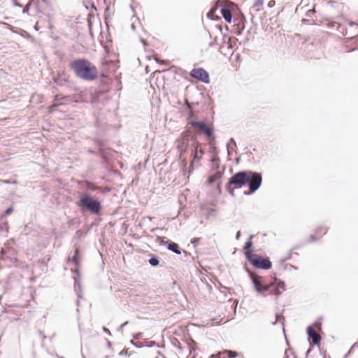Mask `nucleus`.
Wrapping results in <instances>:
<instances>
[{
    "label": "nucleus",
    "mask_w": 358,
    "mask_h": 358,
    "mask_svg": "<svg viewBox=\"0 0 358 358\" xmlns=\"http://www.w3.org/2000/svg\"><path fill=\"white\" fill-rule=\"evenodd\" d=\"M199 143H194V144L192 145V146L193 147V149H192L191 156L193 157V159L191 162L189 172H191L192 170L194 169L193 165H194V162L196 161L199 160L203 157V155L204 154V150L202 148L199 149Z\"/></svg>",
    "instance_id": "10"
},
{
    "label": "nucleus",
    "mask_w": 358,
    "mask_h": 358,
    "mask_svg": "<svg viewBox=\"0 0 358 358\" xmlns=\"http://www.w3.org/2000/svg\"><path fill=\"white\" fill-rule=\"evenodd\" d=\"M148 262L152 266H157L159 264V257L152 256L151 258L148 260Z\"/></svg>",
    "instance_id": "16"
},
{
    "label": "nucleus",
    "mask_w": 358,
    "mask_h": 358,
    "mask_svg": "<svg viewBox=\"0 0 358 358\" xmlns=\"http://www.w3.org/2000/svg\"><path fill=\"white\" fill-rule=\"evenodd\" d=\"M282 317V315L280 314H278V313H276L275 315V322H273V324H275L277 321Z\"/></svg>",
    "instance_id": "27"
},
{
    "label": "nucleus",
    "mask_w": 358,
    "mask_h": 358,
    "mask_svg": "<svg viewBox=\"0 0 358 358\" xmlns=\"http://www.w3.org/2000/svg\"><path fill=\"white\" fill-rule=\"evenodd\" d=\"M10 182L8 180H1V184H9Z\"/></svg>",
    "instance_id": "35"
},
{
    "label": "nucleus",
    "mask_w": 358,
    "mask_h": 358,
    "mask_svg": "<svg viewBox=\"0 0 358 358\" xmlns=\"http://www.w3.org/2000/svg\"><path fill=\"white\" fill-rule=\"evenodd\" d=\"M247 259L256 268L268 270L271 268L272 263L268 258H264L257 254H252L250 251L244 252Z\"/></svg>",
    "instance_id": "5"
},
{
    "label": "nucleus",
    "mask_w": 358,
    "mask_h": 358,
    "mask_svg": "<svg viewBox=\"0 0 358 358\" xmlns=\"http://www.w3.org/2000/svg\"><path fill=\"white\" fill-rule=\"evenodd\" d=\"M190 76L205 83L210 82L208 73L202 68L193 69L190 72Z\"/></svg>",
    "instance_id": "9"
},
{
    "label": "nucleus",
    "mask_w": 358,
    "mask_h": 358,
    "mask_svg": "<svg viewBox=\"0 0 358 358\" xmlns=\"http://www.w3.org/2000/svg\"><path fill=\"white\" fill-rule=\"evenodd\" d=\"M155 341H150V343L148 345V347H152L155 345Z\"/></svg>",
    "instance_id": "40"
},
{
    "label": "nucleus",
    "mask_w": 358,
    "mask_h": 358,
    "mask_svg": "<svg viewBox=\"0 0 358 358\" xmlns=\"http://www.w3.org/2000/svg\"><path fill=\"white\" fill-rule=\"evenodd\" d=\"M131 343L133 344V345H135V343H134V341H131Z\"/></svg>",
    "instance_id": "48"
},
{
    "label": "nucleus",
    "mask_w": 358,
    "mask_h": 358,
    "mask_svg": "<svg viewBox=\"0 0 358 358\" xmlns=\"http://www.w3.org/2000/svg\"><path fill=\"white\" fill-rule=\"evenodd\" d=\"M228 143H231L233 144L235 147L236 146V141H234V139L233 138H231L230 140H229V142Z\"/></svg>",
    "instance_id": "28"
},
{
    "label": "nucleus",
    "mask_w": 358,
    "mask_h": 358,
    "mask_svg": "<svg viewBox=\"0 0 358 358\" xmlns=\"http://www.w3.org/2000/svg\"><path fill=\"white\" fill-rule=\"evenodd\" d=\"M61 358H62V357H61Z\"/></svg>",
    "instance_id": "53"
},
{
    "label": "nucleus",
    "mask_w": 358,
    "mask_h": 358,
    "mask_svg": "<svg viewBox=\"0 0 358 358\" xmlns=\"http://www.w3.org/2000/svg\"><path fill=\"white\" fill-rule=\"evenodd\" d=\"M210 15H211L210 12H209V13H208V15H208V17L209 18L210 17Z\"/></svg>",
    "instance_id": "42"
},
{
    "label": "nucleus",
    "mask_w": 358,
    "mask_h": 358,
    "mask_svg": "<svg viewBox=\"0 0 358 358\" xmlns=\"http://www.w3.org/2000/svg\"><path fill=\"white\" fill-rule=\"evenodd\" d=\"M3 252H4V251H3V250L2 249V250H1V255H3Z\"/></svg>",
    "instance_id": "44"
},
{
    "label": "nucleus",
    "mask_w": 358,
    "mask_h": 358,
    "mask_svg": "<svg viewBox=\"0 0 358 358\" xmlns=\"http://www.w3.org/2000/svg\"><path fill=\"white\" fill-rule=\"evenodd\" d=\"M316 240V238L315 237L314 235H311L309 238V241L310 242H312V241H315Z\"/></svg>",
    "instance_id": "32"
},
{
    "label": "nucleus",
    "mask_w": 358,
    "mask_h": 358,
    "mask_svg": "<svg viewBox=\"0 0 358 358\" xmlns=\"http://www.w3.org/2000/svg\"><path fill=\"white\" fill-rule=\"evenodd\" d=\"M310 352V348L307 351V353H309Z\"/></svg>",
    "instance_id": "46"
},
{
    "label": "nucleus",
    "mask_w": 358,
    "mask_h": 358,
    "mask_svg": "<svg viewBox=\"0 0 358 358\" xmlns=\"http://www.w3.org/2000/svg\"><path fill=\"white\" fill-rule=\"evenodd\" d=\"M248 273L259 295L264 297L272 294L279 296L285 290V282L275 278L274 281L266 283L262 277L254 274L249 270Z\"/></svg>",
    "instance_id": "1"
},
{
    "label": "nucleus",
    "mask_w": 358,
    "mask_h": 358,
    "mask_svg": "<svg viewBox=\"0 0 358 358\" xmlns=\"http://www.w3.org/2000/svg\"><path fill=\"white\" fill-rule=\"evenodd\" d=\"M103 330L105 332H106L108 334L111 335L110 331H109L106 327H103Z\"/></svg>",
    "instance_id": "34"
},
{
    "label": "nucleus",
    "mask_w": 358,
    "mask_h": 358,
    "mask_svg": "<svg viewBox=\"0 0 358 358\" xmlns=\"http://www.w3.org/2000/svg\"><path fill=\"white\" fill-rule=\"evenodd\" d=\"M220 12L224 19L229 23L231 22L232 14L230 9L226 6H222L220 9Z\"/></svg>",
    "instance_id": "13"
},
{
    "label": "nucleus",
    "mask_w": 358,
    "mask_h": 358,
    "mask_svg": "<svg viewBox=\"0 0 358 358\" xmlns=\"http://www.w3.org/2000/svg\"><path fill=\"white\" fill-rule=\"evenodd\" d=\"M190 138L187 131H183L180 138L176 141V148L179 153L178 159L181 161L184 166L187 165V159L184 155L187 152L189 147Z\"/></svg>",
    "instance_id": "4"
},
{
    "label": "nucleus",
    "mask_w": 358,
    "mask_h": 358,
    "mask_svg": "<svg viewBox=\"0 0 358 358\" xmlns=\"http://www.w3.org/2000/svg\"><path fill=\"white\" fill-rule=\"evenodd\" d=\"M224 353H227L228 358H235L237 356V352L230 350H226Z\"/></svg>",
    "instance_id": "18"
},
{
    "label": "nucleus",
    "mask_w": 358,
    "mask_h": 358,
    "mask_svg": "<svg viewBox=\"0 0 358 358\" xmlns=\"http://www.w3.org/2000/svg\"><path fill=\"white\" fill-rule=\"evenodd\" d=\"M247 179L245 185L249 187V192H245V194H250L256 192L261 186L262 182V177L261 173L253 172L251 171H246Z\"/></svg>",
    "instance_id": "6"
},
{
    "label": "nucleus",
    "mask_w": 358,
    "mask_h": 358,
    "mask_svg": "<svg viewBox=\"0 0 358 358\" xmlns=\"http://www.w3.org/2000/svg\"><path fill=\"white\" fill-rule=\"evenodd\" d=\"M246 171H242L234 174L229 180V185H233L236 188H241L245 185L247 179Z\"/></svg>",
    "instance_id": "7"
},
{
    "label": "nucleus",
    "mask_w": 358,
    "mask_h": 358,
    "mask_svg": "<svg viewBox=\"0 0 358 358\" xmlns=\"http://www.w3.org/2000/svg\"><path fill=\"white\" fill-rule=\"evenodd\" d=\"M75 289L76 291L81 289V284L76 278H75Z\"/></svg>",
    "instance_id": "20"
},
{
    "label": "nucleus",
    "mask_w": 358,
    "mask_h": 358,
    "mask_svg": "<svg viewBox=\"0 0 358 358\" xmlns=\"http://www.w3.org/2000/svg\"><path fill=\"white\" fill-rule=\"evenodd\" d=\"M227 152H228V155H231V150H230V145H229V143H227Z\"/></svg>",
    "instance_id": "33"
},
{
    "label": "nucleus",
    "mask_w": 358,
    "mask_h": 358,
    "mask_svg": "<svg viewBox=\"0 0 358 358\" xmlns=\"http://www.w3.org/2000/svg\"><path fill=\"white\" fill-rule=\"evenodd\" d=\"M69 261L73 263L76 266L75 270H73V268H71L72 271H75L78 273V266H79V249L76 248L75 250V254L72 257V258H69Z\"/></svg>",
    "instance_id": "14"
},
{
    "label": "nucleus",
    "mask_w": 358,
    "mask_h": 358,
    "mask_svg": "<svg viewBox=\"0 0 358 358\" xmlns=\"http://www.w3.org/2000/svg\"><path fill=\"white\" fill-rule=\"evenodd\" d=\"M350 24L352 26V25L354 24V23L353 22H350Z\"/></svg>",
    "instance_id": "47"
},
{
    "label": "nucleus",
    "mask_w": 358,
    "mask_h": 358,
    "mask_svg": "<svg viewBox=\"0 0 358 358\" xmlns=\"http://www.w3.org/2000/svg\"><path fill=\"white\" fill-rule=\"evenodd\" d=\"M13 3H14V5H15V6H18V7H20V8H22V5L21 3H17V2L16 1V0H13Z\"/></svg>",
    "instance_id": "30"
},
{
    "label": "nucleus",
    "mask_w": 358,
    "mask_h": 358,
    "mask_svg": "<svg viewBox=\"0 0 358 358\" xmlns=\"http://www.w3.org/2000/svg\"><path fill=\"white\" fill-rule=\"evenodd\" d=\"M355 348H358V343H355L351 347V350H353Z\"/></svg>",
    "instance_id": "37"
},
{
    "label": "nucleus",
    "mask_w": 358,
    "mask_h": 358,
    "mask_svg": "<svg viewBox=\"0 0 358 358\" xmlns=\"http://www.w3.org/2000/svg\"><path fill=\"white\" fill-rule=\"evenodd\" d=\"M76 205L83 210H88L94 215H99L101 210V202L90 195L81 196Z\"/></svg>",
    "instance_id": "3"
},
{
    "label": "nucleus",
    "mask_w": 358,
    "mask_h": 358,
    "mask_svg": "<svg viewBox=\"0 0 358 358\" xmlns=\"http://www.w3.org/2000/svg\"><path fill=\"white\" fill-rule=\"evenodd\" d=\"M119 355L120 356H130L131 354L129 352L128 350L127 349H124L122 350L120 353H119Z\"/></svg>",
    "instance_id": "21"
},
{
    "label": "nucleus",
    "mask_w": 358,
    "mask_h": 358,
    "mask_svg": "<svg viewBox=\"0 0 358 358\" xmlns=\"http://www.w3.org/2000/svg\"><path fill=\"white\" fill-rule=\"evenodd\" d=\"M13 3H14V5H15V6H18V7H20V8H22V5L21 3H17V2L16 1V0H13Z\"/></svg>",
    "instance_id": "31"
},
{
    "label": "nucleus",
    "mask_w": 358,
    "mask_h": 358,
    "mask_svg": "<svg viewBox=\"0 0 358 358\" xmlns=\"http://www.w3.org/2000/svg\"><path fill=\"white\" fill-rule=\"evenodd\" d=\"M253 237H254L253 235H250L248 241L245 243V246H244L245 252L250 251V249H251V248L252 247V239L253 238Z\"/></svg>",
    "instance_id": "15"
},
{
    "label": "nucleus",
    "mask_w": 358,
    "mask_h": 358,
    "mask_svg": "<svg viewBox=\"0 0 358 358\" xmlns=\"http://www.w3.org/2000/svg\"><path fill=\"white\" fill-rule=\"evenodd\" d=\"M13 3H14V5H15V6H18V7H20V8H22V5L21 3H17V2L16 1V0H13Z\"/></svg>",
    "instance_id": "29"
},
{
    "label": "nucleus",
    "mask_w": 358,
    "mask_h": 358,
    "mask_svg": "<svg viewBox=\"0 0 358 358\" xmlns=\"http://www.w3.org/2000/svg\"><path fill=\"white\" fill-rule=\"evenodd\" d=\"M240 236H241V231H238L236 233V240H238V239H239V238H240Z\"/></svg>",
    "instance_id": "36"
},
{
    "label": "nucleus",
    "mask_w": 358,
    "mask_h": 358,
    "mask_svg": "<svg viewBox=\"0 0 358 358\" xmlns=\"http://www.w3.org/2000/svg\"><path fill=\"white\" fill-rule=\"evenodd\" d=\"M70 66L76 76L83 80L92 81L98 77L96 67L87 59H76L70 63Z\"/></svg>",
    "instance_id": "2"
},
{
    "label": "nucleus",
    "mask_w": 358,
    "mask_h": 358,
    "mask_svg": "<svg viewBox=\"0 0 358 358\" xmlns=\"http://www.w3.org/2000/svg\"><path fill=\"white\" fill-rule=\"evenodd\" d=\"M220 356H221V353H219L218 355H217L216 356L215 355H212L211 356V358H220Z\"/></svg>",
    "instance_id": "39"
},
{
    "label": "nucleus",
    "mask_w": 358,
    "mask_h": 358,
    "mask_svg": "<svg viewBox=\"0 0 358 358\" xmlns=\"http://www.w3.org/2000/svg\"><path fill=\"white\" fill-rule=\"evenodd\" d=\"M128 324V322H125L124 323H123L122 324H121V326L120 327V329H122L123 327H124L127 324Z\"/></svg>",
    "instance_id": "38"
},
{
    "label": "nucleus",
    "mask_w": 358,
    "mask_h": 358,
    "mask_svg": "<svg viewBox=\"0 0 358 358\" xmlns=\"http://www.w3.org/2000/svg\"><path fill=\"white\" fill-rule=\"evenodd\" d=\"M324 358H331L330 357H324Z\"/></svg>",
    "instance_id": "50"
},
{
    "label": "nucleus",
    "mask_w": 358,
    "mask_h": 358,
    "mask_svg": "<svg viewBox=\"0 0 358 358\" xmlns=\"http://www.w3.org/2000/svg\"><path fill=\"white\" fill-rule=\"evenodd\" d=\"M13 211V208L12 206H10L5 210V215H10Z\"/></svg>",
    "instance_id": "24"
},
{
    "label": "nucleus",
    "mask_w": 358,
    "mask_h": 358,
    "mask_svg": "<svg viewBox=\"0 0 358 358\" xmlns=\"http://www.w3.org/2000/svg\"><path fill=\"white\" fill-rule=\"evenodd\" d=\"M230 194L234 195V190L233 189L230 191Z\"/></svg>",
    "instance_id": "43"
},
{
    "label": "nucleus",
    "mask_w": 358,
    "mask_h": 358,
    "mask_svg": "<svg viewBox=\"0 0 358 358\" xmlns=\"http://www.w3.org/2000/svg\"><path fill=\"white\" fill-rule=\"evenodd\" d=\"M200 241V238H193L192 241H191V243L194 246L196 247L199 243Z\"/></svg>",
    "instance_id": "22"
},
{
    "label": "nucleus",
    "mask_w": 358,
    "mask_h": 358,
    "mask_svg": "<svg viewBox=\"0 0 358 358\" xmlns=\"http://www.w3.org/2000/svg\"><path fill=\"white\" fill-rule=\"evenodd\" d=\"M166 248L169 250L174 252L176 255H180L182 252L185 255L187 256L188 253L185 250H182V249L180 248L179 245L175 242H173L172 241L168 240L166 242Z\"/></svg>",
    "instance_id": "11"
},
{
    "label": "nucleus",
    "mask_w": 358,
    "mask_h": 358,
    "mask_svg": "<svg viewBox=\"0 0 358 358\" xmlns=\"http://www.w3.org/2000/svg\"><path fill=\"white\" fill-rule=\"evenodd\" d=\"M0 183L1 184V180H0Z\"/></svg>",
    "instance_id": "51"
},
{
    "label": "nucleus",
    "mask_w": 358,
    "mask_h": 358,
    "mask_svg": "<svg viewBox=\"0 0 358 358\" xmlns=\"http://www.w3.org/2000/svg\"><path fill=\"white\" fill-rule=\"evenodd\" d=\"M215 181H216V180L213 175L210 176L207 179V182L208 184H213Z\"/></svg>",
    "instance_id": "23"
},
{
    "label": "nucleus",
    "mask_w": 358,
    "mask_h": 358,
    "mask_svg": "<svg viewBox=\"0 0 358 358\" xmlns=\"http://www.w3.org/2000/svg\"><path fill=\"white\" fill-rule=\"evenodd\" d=\"M263 3L264 0H257L253 5V8H255L257 11H259V8L263 5Z\"/></svg>",
    "instance_id": "17"
},
{
    "label": "nucleus",
    "mask_w": 358,
    "mask_h": 358,
    "mask_svg": "<svg viewBox=\"0 0 358 358\" xmlns=\"http://www.w3.org/2000/svg\"><path fill=\"white\" fill-rule=\"evenodd\" d=\"M275 1L274 0H271V1H268L267 6L269 8H273V7L275 6Z\"/></svg>",
    "instance_id": "25"
},
{
    "label": "nucleus",
    "mask_w": 358,
    "mask_h": 358,
    "mask_svg": "<svg viewBox=\"0 0 358 358\" xmlns=\"http://www.w3.org/2000/svg\"><path fill=\"white\" fill-rule=\"evenodd\" d=\"M215 180L220 179L222 176V171H217L214 174H213Z\"/></svg>",
    "instance_id": "19"
},
{
    "label": "nucleus",
    "mask_w": 358,
    "mask_h": 358,
    "mask_svg": "<svg viewBox=\"0 0 358 358\" xmlns=\"http://www.w3.org/2000/svg\"><path fill=\"white\" fill-rule=\"evenodd\" d=\"M352 350H351V348H350L345 356H348V355H350L352 352Z\"/></svg>",
    "instance_id": "41"
},
{
    "label": "nucleus",
    "mask_w": 358,
    "mask_h": 358,
    "mask_svg": "<svg viewBox=\"0 0 358 358\" xmlns=\"http://www.w3.org/2000/svg\"><path fill=\"white\" fill-rule=\"evenodd\" d=\"M108 345H110V342L108 341Z\"/></svg>",
    "instance_id": "49"
},
{
    "label": "nucleus",
    "mask_w": 358,
    "mask_h": 358,
    "mask_svg": "<svg viewBox=\"0 0 358 358\" xmlns=\"http://www.w3.org/2000/svg\"><path fill=\"white\" fill-rule=\"evenodd\" d=\"M43 1H45V0H43Z\"/></svg>",
    "instance_id": "52"
},
{
    "label": "nucleus",
    "mask_w": 358,
    "mask_h": 358,
    "mask_svg": "<svg viewBox=\"0 0 358 358\" xmlns=\"http://www.w3.org/2000/svg\"><path fill=\"white\" fill-rule=\"evenodd\" d=\"M307 334L308 336V339L312 340L313 345H318L320 344L321 337L311 326L308 327Z\"/></svg>",
    "instance_id": "12"
},
{
    "label": "nucleus",
    "mask_w": 358,
    "mask_h": 358,
    "mask_svg": "<svg viewBox=\"0 0 358 358\" xmlns=\"http://www.w3.org/2000/svg\"><path fill=\"white\" fill-rule=\"evenodd\" d=\"M131 27L134 29H135V27L134 24L131 25Z\"/></svg>",
    "instance_id": "45"
},
{
    "label": "nucleus",
    "mask_w": 358,
    "mask_h": 358,
    "mask_svg": "<svg viewBox=\"0 0 358 358\" xmlns=\"http://www.w3.org/2000/svg\"><path fill=\"white\" fill-rule=\"evenodd\" d=\"M189 124L196 128L199 131L203 132L206 138H210L213 136L214 129L213 127H209L203 121H192Z\"/></svg>",
    "instance_id": "8"
},
{
    "label": "nucleus",
    "mask_w": 358,
    "mask_h": 358,
    "mask_svg": "<svg viewBox=\"0 0 358 358\" xmlns=\"http://www.w3.org/2000/svg\"><path fill=\"white\" fill-rule=\"evenodd\" d=\"M30 3H31V1H29V3L24 7V8L23 10L24 13H28L29 10Z\"/></svg>",
    "instance_id": "26"
}]
</instances>
